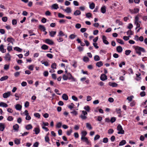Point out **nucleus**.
<instances>
[{"instance_id":"obj_14","label":"nucleus","mask_w":147,"mask_h":147,"mask_svg":"<svg viewBox=\"0 0 147 147\" xmlns=\"http://www.w3.org/2000/svg\"><path fill=\"white\" fill-rule=\"evenodd\" d=\"M106 37L105 36L103 35L102 36V39H103V42L105 44L108 45L109 44V43L107 40H106Z\"/></svg>"},{"instance_id":"obj_17","label":"nucleus","mask_w":147,"mask_h":147,"mask_svg":"<svg viewBox=\"0 0 147 147\" xmlns=\"http://www.w3.org/2000/svg\"><path fill=\"white\" fill-rule=\"evenodd\" d=\"M101 12L102 13H104L106 11V7L105 6H102L101 9Z\"/></svg>"},{"instance_id":"obj_3","label":"nucleus","mask_w":147,"mask_h":147,"mask_svg":"<svg viewBox=\"0 0 147 147\" xmlns=\"http://www.w3.org/2000/svg\"><path fill=\"white\" fill-rule=\"evenodd\" d=\"M82 114L80 115V117L83 120L87 118V117L85 115H87V112L84 111H82Z\"/></svg>"},{"instance_id":"obj_45","label":"nucleus","mask_w":147,"mask_h":147,"mask_svg":"<svg viewBox=\"0 0 147 147\" xmlns=\"http://www.w3.org/2000/svg\"><path fill=\"white\" fill-rule=\"evenodd\" d=\"M62 78L64 80H66L68 79L67 76L65 75H63Z\"/></svg>"},{"instance_id":"obj_2","label":"nucleus","mask_w":147,"mask_h":147,"mask_svg":"<svg viewBox=\"0 0 147 147\" xmlns=\"http://www.w3.org/2000/svg\"><path fill=\"white\" fill-rule=\"evenodd\" d=\"M117 130L119 131L117 132V133L119 134H123L124 133V131L123 130L120 124H119L118 125L117 127Z\"/></svg>"},{"instance_id":"obj_53","label":"nucleus","mask_w":147,"mask_h":147,"mask_svg":"<svg viewBox=\"0 0 147 147\" xmlns=\"http://www.w3.org/2000/svg\"><path fill=\"white\" fill-rule=\"evenodd\" d=\"M2 20L4 22H6L7 21V17H4L2 18Z\"/></svg>"},{"instance_id":"obj_60","label":"nucleus","mask_w":147,"mask_h":147,"mask_svg":"<svg viewBox=\"0 0 147 147\" xmlns=\"http://www.w3.org/2000/svg\"><path fill=\"white\" fill-rule=\"evenodd\" d=\"M140 95L141 96H144L146 95L145 92L144 91H142L140 93Z\"/></svg>"},{"instance_id":"obj_18","label":"nucleus","mask_w":147,"mask_h":147,"mask_svg":"<svg viewBox=\"0 0 147 147\" xmlns=\"http://www.w3.org/2000/svg\"><path fill=\"white\" fill-rule=\"evenodd\" d=\"M117 51L121 53L123 50L122 47L120 46H118L116 49Z\"/></svg>"},{"instance_id":"obj_50","label":"nucleus","mask_w":147,"mask_h":147,"mask_svg":"<svg viewBox=\"0 0 147 147\" xmlns=\"http://www.w3.org/2000/svg\"><path fill=\"white\" fill-rule=\"evenodd\" d=\"M81 25L80 24H77L76 25V28H77L79 29L81 28Z\"/></svg>"},{"instance_id":"obj_31","label":"nucleus","mask_w":147,"mask_h":147,"mask_svg":"<svg viewBox=\"0 0 147 147\" xmlns=\"http://www.w3.org/2000/svg\"><path fill=\"white\" fill-rule=\"evenodd\" d=\"M126 142L125 140H122L120 142L119 145V146H123V145H124L125 144H126Z\"/></svg>"},{"instance_id":"obj_63","label":"nucleus","mask_w":147,"mask_h":147,"mask_svg":"<svg viewBox=\"0 0 147 147\" xmlns=\"http://www.w3.org/2000/svg\"><path fill=\"white\" fill-rule=\"evenodd\" d=\"M74 106V104L73 103H71V105L69 106L68 108L71 109L73 108V106Z\"/></svg>"},{"instance_id":"obj_52","label":"nucleus","mask_w":147,"mask_h":147,"mask_svg":"<svg viewBox=\"0 0 147 147\" xmlns=\"http://www.w3.org/2000/svg\"><path fill=\"white\" fill-rule=\"evenodd\" d=\"M108 139L107 138H105L103 139V142L105 143H107L108 142Z\"/></svg>"},{"instance_id":"obj_39","label":"nucleus","mask_w":147,"mask_h":147,"mask_svg":"<svg viewBox=\"0 0 147 147\" xmlns=\"http://www.w3.org/2000/svg\"><path fill=\"white\" fill-rule=\"evenodd\" d=\"M62 125V123L61 122H59L57 123L56 125V127L59 128L61 127Z\"/></svg>"},{"instance_id":"obj_43","label":"nucleus","mask_w":147,"mask_h":147,"mask_svg":"<svg viewBox=\"0 0 147 147\" xmlns=\"http://www.w3.org/2000/svg\"><path fill=\"white\" fill-rule=\"evenodd\" d=\"M86 16L87 18H90L92 17V14L90 13H88L86 14Z\"/></svg>"},{"instance_id":"obj_37","label":"nucleus","mask_w":147,"mask_h":147,"mask_svg":"<svg viewBox=\"0 0 147 147\" xmlns=\"http://www.w3.org/2000/svg\"><path fill=\"white\" fill-rule=\"evenodd\" d=\"M87 132L86 131H83L82 132V137H85L87 134Z\"/></svg>"},{"instance_id":"obj_6","label":"nucleus","mask_w":147,"mask_h":147,"mask_svg":"<svg viewBox=\"0 0 147 147\" xmlns=\"http://www.w3.org/2000/svg\"><path fill=\"white\" fill-rule=\"evenodd\" d=\"M11 92L10 91L8 92L5 93L3 94V97L4 98H6L8 97L11 95Z\"/></svg>"},{"instance_id":"obj_23","label":"nucleus","mask_w":147,"mask_h":147,"mask_svg":"<svg viewBox=\"0 0 147 147\" xmlns=\"http://www.w3.org/2000/svg\"><path fill=\"white\" fill-rule=\"evenodd\" d=\"M32 127L31 124H28L26 125L25 127L26 129L27 130H29L32 128Z\"/></svg>"},{"instance_id":"obj_33","label":"nucleus","mask_w":147,"mask_h":147,"mask_svg":"<svg viewBox=\"0 0 147 147\" xmlns=\"http://www.w3.org/2000/svg\"><path fill=\"white\" fill-rule=\"evenodd\" d=\"M34 131L35 132V134H38L39 133V132H40L39 129L38 128H35L34 129Z\"/></svg>"},{"instance_id":"obj_49","label":"nucleus","mask_w":147,"mask_h":147,"mask_svg":"<svg viewBox=\"0 0 147 147\" xmlns=\"http://www.w3.org/2000/svg\"><path fill=\"white\" fill-rule=\"evenodd\" d=\"M9 68V65H5L4 66V69L5 70H8Z\"/></svg>"},{"instance_id":"obj_30","label":"nucleus","mask_w":147,"mask_h":147,"mask_svg":"<svg viewBox=\"0 0 147 147\" xmlns=\"http://www.w3.org/2000/svg\"><path fill=\"white\" fill-rule=\"evenodd\" d=\"M13 40L14 41V40L11 37H9L7 39V41L11 43L12 44H13Z\"/></svg>"},{"instance_id":"obj_46","label":"nucleus","mask_w":147,"mask_h":147,"mask_svg":"<svg viewBox=\"0 0 147 147\" xmlns=\"http://www.w3.org/2000/svg\"><path fill=\"white\" fill-rule=\"evenodd\" d=\"M84 109L87 111L89 112L90 110V108L89 106H85L84 107Z\"/></svg>"},{"instance_id":"obj_48","label":"nucleus","mask_w":147,"mask_h":147,"mask_svg":"<svg viewBox=\"0 0 147 147\" xmlns=\"http://www.w3.org/2000/svg\"><path fill=\"white\" fill-rule=\"evenodd\" d=\"M131 51L130 50H127L125 51V54L126 55H128L131 52Z\"/></svg>"},{"instance_id":"obj_13","label":"nucleus","mask_w":147,"mask_h":147,"mask_svg":"<svg viewBox=\"0 0 147 147\" xmlns=\"http://www.w3.org/2000/svg\"><path fill=\"white\" fill-rule=\"evenodd\" d=\"M5 128V125L2 123H0V131H3Z\"/></svg>"},{"instance_id":"obj_24","label":"nucleus","mask_w":147,"mask_h":147,"mask_svg":"<svg viewBox=\"0 0 147 147\" xmlns=\"http://www.w3.org/2000/svg\"><path fill=\"white\" fill-rule=\"evenodd\" d=\"M8 77L7 76H4L2 77L0 79V80L1 81L5 80L7 79Z\"/></svg>"},{"instance_id":"obj_4","label":"nucleus","mask_w":147,"mask_h":147,"mask_svg":"<svg viewBox=\"0 0 147 147\" xmlns=\"http://www.w3.org/2000/svg\"><path fill=\"white\" fill-rule=\"evenodd\" d=\"M67 76L68 79L71 80L73 81H76V79L72 76V75L70 73H67Z\"/></svg>"},{"instance_id":"obj_29","label":"nucleus","mask_w":147,"mask_h":147,"mask_svg":"<svg viewBox=\"0 0 147 147\" xmlns=\"http://www.w3.org/2000/svg\"><path fill=\"white\" fill-rule=\"evenodd\" d=\"M94 59L95 61H97L100 60V58L99 56L96 55L94 57Z\"/></svg>"},{"instance_id":"obj_12","label":"nucleus","mask_w":147,"mask_h":147,"mask_svg":"<svg viewBox=\"0 0 147 147\" xmlns=\"http://www.w3.org/2000/svg\"><path fill=\"white\" fill-rule=\"evenodd\" d=\"M109 85L112 87H116L117 86L118 84L115 82H109Z\"/></svg>"},{"instance_id":"obj_8","label":"nucleus","mask_w":147,"mask_h":147,"mask_svg":"<svg viewBox=\"0 0 147 147\" xmlns=\"http://www.w3.org/2000/svg\"><path fill=\"white\" fill-rule=\"evenodd\" d=\"M130 12L131 13H136L138 12L139 11V9L138 8H135L134 9H129Z\"/></svg>"},{"instance_id":"obj_28","label":"nucleus","mask_w":147,"mask_h":147,"mask_svg":"<svg viewBox=\"0 0 147 147\" xmlns=\"http://www.w3.org/2000/svg\"><path fill=\"white\" fill-rule=\"evenodd\" d=\"M52 8L54 9H57L59 8V7L57 4H54L52 5Z\"/></svg>"},{"instance_id":"obj_35","label":"nucleus","mask_w":147,"mask_h":147,"mask_svg":"<svg viewBox=\"0 0 147 147\" xmlns=\"http://www.w3.org/2000/svg\"><path fill=\"white\" fill-rule=\"evenodd\" d=\"M89 7L91 9H93L95 7V4L94 3H92L90 5Z\"/></svg>"},{"instance_id":"obj_44","label":"nucleus","mask_w":147,"mask_h":147,"mask_svg":"<svg viewBox=\"0 0 147 147\" xmlns=\"http://www.w3.org/2000/svg\"><path fill=\"white\" fill-rule=\"evenodd\" d=\"M56 64L55 63H54L51 65V67L52 69H56Z\"/></svg>"},{"instance_id":"obj_54","label":"nucleus","mask_w":147,"mask_h":147,"mask_svg":"<svg viewBox=\"0 0 147 147\" xmlns=\"http://www.w3.org/2000/svg\"><path fill=\"white\" fill-rule=\"evenodd\" d=\"M116 120L115 118V117H112L111 118L110 121L112 123H113Z\"/></svg>"},{"instance_id":"obj_20","label":"nucleus","mask_w":147,"mask_h":147,"mask_svg":"<svg viewBox=\"0 0 147 147\" xmlns=\"http://www.w3.org/2000/svg\"><path fill=\"white\" fill-rule=\"evenodd\" d=\"M19 125L17 124H16L13 126V128L15 130L18 131V130Z\"/></svg>"},{"instance_id":"obj_9","label":"nucleus","mask_w":147,"mask_h":147,"mask_svg":"<svg viewBox=\"0 0 147 147\" xmlns=\"http://www.w3.org/2000/svg\"><path fill=\"white\" fill-rule=\"evenodd\" d=\"M47 43L50 45H52L54 44V42L52 40L48 39H47Z\"/></svg>"},{"instance_id":"obj_10","label":"nucleus","mask_w":147,"mask_h":147,"mask_svg":"<svg viewBox=\"0 0 147 147\" xmlns=\"http://www.w3.org/2000/svg\"><path fill=\"white\" fill-rule=\"evenodd\" d=\"M62 9L67 13H69L71 12V9L70 7H67L65 9Z\"/></svg>"},{"instance_id":"obj_15","label":"nucleus","mask_w":147,"mask_h":147,"mask_svg":"<svg viewBox=\"0 0 147 147\" xmlns=\"http://www.w3.org/2000/svg\"><path fill=\"white\" fill-rule=\"evenodd\" d=\"M49 35L51 37H53L56 34V32L54 31H51L49 32Z\"/></svg>"},{"instance_id":"obj_58","label":"nucleus","mask_w":147,"mask_h":147,"mask_svg":"<svg viewBox=\"0 0 147 147\" xmlns=\"http://www.w3.org/2000/svg\"><path fill=\"white\" fill-rule=\"evenodd\" d=\"M58 17L60 18H63L65 17V16L60 13H58Z\"/></svg>"},{"instance_id":"obj_51","label":"nucleus","mask_w":147,"mask_h":147,"mask_svg":"<svg viewBox=\"0 0 147 147\" xmlns=\"http://www.w3.org/2000/svg\"><path fill=\"white\" fill-rule=\"evenodd\" d=\"M7 50L9 51H10L12 50V47L11 46H8L7 47Z\"/></svg>"},{"instance_id":"obj_21","label":"nucleus","mask_w":147,"mask_h":147,"mask_svg":"<svg viewBox=\"0 0 147 147\" xmlns=\"http://www.w3.org/2000/svg\"><path fill=\"white\" fill-rule=\"evenodd\" d=\"M0 106L3 107H8V105L6 103L1 102H0Z\"/></svg>"},{"instance_id":"obj_55","label":"nucleus","mask_w":147,"mask_h":147,"mask_svg":"<svg viewBox=\"0 0 147 147\" xmlns=\"http://www.w3.org/2000/svg\"><path fill=\"white\" fill-rule=\"evenodd\" d=\"M127 34H129V35H131L133 34V32L131 30H128L127 32Z\"/></svg>"},{"instance_id":"obj_27","label":"nucleus","mask_w":147,"mask_h":147,"mask_svg":"<svg viewBox=\"0 0 147 147\" xmlns=\"http://www.w3.org/2000/svg\"><path fill=\"white\" fill-rule=\"evenodd\" d=\"M81 140L84 141L87 144H88L89 143L88 138L86 137H82Z\"/></svg>"},{"instance_id":"obj_26","label":"nucleus","mask_w":147,"mask_h":147,"mask_svg":"<svg viewBox=\"0 0 147 147\" xmlns=\"http://www.w3.org/2000/svg\"><path fill=\"white\" fill-rule=\"evenodd\" d=\"M39 28L41 30L44 31L45 30V28L44 26L40 25L39 26Z\"/></svg>"},{"instance_id":"obj_22","label":"nucleus","mask_w":147,"mask_h":147,"mask_svg":"<svg viewBox=\"0 0 147 147\" xmlns=\"http://www.w3.org/2000/svg\"><path fill=\"white\" fill-rule=\"evenodd\" d=\"M103 65V63L102 61H100L97 62L96 64V65L98 67H100Z\"/></svg>"},{"instance_id":"obj_19","label":"nucleus","mask_w":147,"mask_h":147,"mask_svg":"<svg viewBox=\"0 0 147 147\" xmlns=\"http://www.w3.org/2000/svg\"><path fill=\"white\" fill-rule=\"evenodd\" d=\"M22 106L19 104H17L16 105L15 108L18 110H20L21 109Z\"/></svg>"},{"instance_id":"obj_40","label":"nucleus","mask_w":147,"mask_h":147,"mask_svg":"<svg viewBox=\"0 0 147 147\" xmlns=\"http://www.w3.org/2000/svg\"><path fill=\"white\" fill-rule=\"evenodd\" d=\"M15 143L16 144H20V140L18 139H16L14 140Z\"/></svg>"},{"instance_id":"obj_25","label":"nucleus","mask_w":147,"mask_h":147,"mask_svg":"<svg viewBox=\"0 0 147 147\" xmlns=\"http://www.w3.org/2000/svg\"><path fill=\"white\" fill-rule=\"evenodd\" d=\"M81 14V12L79 10H77L74 13V14L75 16L79 15Z\"/></svg>"},{"instance_id":"obj_47","label":"nucleus","mask_w":147,"mask_h":147,"mask_svg":"<svg viewBox=\"0 0 147 147\" xmlns=\"http://www.w3.org/2000/svg\"><path fill=\"white\" fill-rule=\"evenodd\" d=\"M133 96H128L127 98V99L130 101H132Z\"/></svg>"},{"instance_id":"obj_5","label":"nucleus","mask_w":147,"mask_h":147,"mask_svg":"<svg viewBox=\"0 0 147 147\" xmlns=\"http://www.w3.org/2000/svg\"><path fill=\"white\" fill-rule=\"evenodd\" d=\"M5 60L7 61H10L11 59V56L9 53H7L4 57Z\"/></svg>"},{"instance_id":"obj_34","label":"nucleus","mask_w":147,"mask_h":147,"mask_svg":"<svg viewBox=\"0 0 147 147\" xmlns=\"http://www.w3.org/2000/svg\"><path fill=\"white\" fill-rule=\"evenodd\" d=\"M117 41L118 43L121 44H124L123 41L121 39H117Z\"/></svg>"},{"instance_id":"obj_57","label":"nucleus","mask_w":147,"mask_h":147,"mask_svg":"<svg viewBox=\"0 0 147 147\" xmlns=\"http://www.w3.org/2000/svg\"><path fill=\"white\" fill-rule=\"evenodd\" d=\"M51 76H52V78L53 79H54V80H56V79L57 77H56V75L55 74H52Z\"/></svg>"},{"instance_id":"obj_7","label":"nucleus","mask_w":147,"mask_h":147,"mask_svg":"<svg viewBox=\"0 0 147 147\" xmlns=\"http://www.w3.org/2000/svg\"><path fill=\"white\" fill-rule=\"evenodd\" d=\"M100 79L102 81H105L107 79V76L105 74H102L101 75Z\"/></svg>"},{"instance_id":"obj_41","label":"nucleus","mask_w":147,"mask_h":147,"mask_svg":"<svg viewBox=\"0 0 147 147\" xmlns=\"http://www.w3.org/2000/svg\"><path fill=\"white\" fill-rule=\"evenodd\" d=\"M46 123L45 122H43L42 124V127L44 129L46 130Z\"/></svg>"},{"instance_id":"obj_62","label":"nucleus","mask_w":147,"mask_h":147,"mask_svg":"<svg viewBox=\"0 0 147 147\" xmlns=\"http://www.w3.org/2000/svg\"><path fill=\"white\" fill-rule=\"evenodd\" d=\"M17 22L16 20L13 19L12 21V24L13 25H16L17 24Z\"/></svg>"},{"instance_id":"obj_61","label":"nucleus","mask_w":147,"mask_h":147,"mask_svg":"<svg viewBox=\"0 0 147 147\" xmlns=\"http://www.w3.org/2000/svg\"><path fill=\"white\" fill-rule=\"evenodd\" d=\"M114 130L112 129H110L108 131V133L109 134H111L113 133Z\"/></svg>"},{"instance_id":"obj_56","label":"nucleus","mask_w":147,"mask_h":147,"mask_svg":"<svg viewBox=\"0 0 147 147\" xmlns=\"http://www.w3.org/2000/svg\"><path fill=\"white\" fill-rule=\"evenodd\" d=\"M100 137V136L99 135L97 134L96 135L94 138V140H96L98 139Z\"/></svg>"},{"instance_id":"obj_32","label":"nucleus","mask_w":147,"mask_h":147,"mask_svg":"<svg viewBox=\"0 0 147 147\" xmlns=\"http://www.w3.org/2000/svg\"><path fill=\"white\" fill-rule=\"evenodd\" d=\"M77 36V35L74 34H73L70 35L69 36V38L71 39H73Z\"/></svg>"},{"instance_id":"obj_38","label":"nucleus","mask_w":147,"mask_h":147,"mask_svg":"<svg viewBox=\"0 0 147 147\" xmlns=\"http://www.w3.org/2000/svg\"><path fill=\"white\" fill-rule=\"evenodd\" d=\"M14 50H16L18 52H21L22 51V49H21L18 47H14Z\"/></svg>"},{"instance_id":"obj_1","label":"nucleus","mask_w":147,"mask_h":147,"mask_svg":"<svg viewBox=\"0 0 147 147\" xmlns=\"http://www.w3.org/2000/svg\"><path fill=\"white\" fill-rule=\"evenodd\" d=\"M135 48L136 53L138 54L139 55H141V51L143 52H145V51L144 49L138 46H136Z\"/></svg>"},{"instance_id":"obj_11","label":"nucleus","mask_w":147,"mask_h":147,"mask_svg":"<svg viewBox=\"0 0 147 147\" xmlns=\"http://www.w3.org/2000/svg\"><path fill=\"white\" fill-rule=\"evenodd\" d=\"M0 51L3 53H4L6 52V49L4 48V46L3 45H1L0 46Z\"/></svg>"},{"instance_id":"obj_36","label":"nucleus","mask_w":147,"mask_h":147,"mask_svg":"<svg viewBox=\"0 0 147 147\" xmlns=\"http://www.w3.org/2000/svg\"><path fill=\"white\" fill-rule=\"evenodd\" d=\"M86 126L87 128H88L90 129H91L92 128L91 125L88 123H86Z\"/></svg>"},{"instance_id":"obj_42","label":"nucleus","mask_w":147,"mask_h":147,"mask_svg":"<svg viewBox=\"0 0 147 147\" xmlns=\"http://www.w3.org/2000/svg\"><path fill=\"white\" fill-rule=\"evenodd\" d=\"M83 60L84 61L88 62L89 60L88 58L87 57H83Z\"/></svg>"},{"instance_id":"obj_64","label":"nucleus","mask_w":147,"mask_h":147,"mask_svg":"<svg viewBox=\"0 0 147 147\" xmlns=\"http://www.w3.org/2000/svg\"><path fill=\"white\" fill-rule=\"evenodd\" d=\"M7 120L9 121H11L13 120V117L11 116H9L7 118Z\"/></svg>"},{"instance_id":"obj_16","label":"nucleus","mask_w":147,"mask_h":147,"mask_svg":"<svg viewBox=\"0 0 147 147\" xmlns=\"http://www.w3.org/2000/svg\"><path fill=\"white\" fill-rule=\"evenodd\" d=\"M62 98L63 99L65 100H67L68 98L67 95L65 94H63Z\"/></svg>"},{"instance_id":"obj_59","label":"nucleus","mask_w":147,"mask_h":147,"mask_svg":"<svg viewBox=\"0 0 147 147\" xmlns=\"http://www.w3.org/2000/svg\"><path fill=\"white\" fill-rule=\"evenodd\" d=\"M72 132V130L71 129L69 131H67V135H68V136H69L70 135L71 133Z\"/></svg>"}]
</instances>
